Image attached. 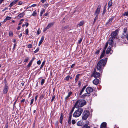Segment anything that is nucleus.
Listing matches in <instances>:
<instances>
[{
	"label": "nucleus",
	"instance_id": "nucleus-1",
	"mask_svg": "<svg viewBox=\"0 0 128 128\" xmlns=\"http://www.w3.org/2000/svg\"><path fill=\"white\" fill-rule=\"evenodd\" d=\"M108 60L106 58L104 60H101L98 63L96 66V68L100 72H102L104 67L105 66Z\"/></svg>",
	"mask_w": 128,
	"mask_h": 128
},
{
	"label": "nucleus",
	"instance_id": "nucleus-2",
	"mask_svg": "<svg viewBox=\"0 0 128 128\" xmlns=\"http://www.w3.org/2000/svg\"><path fill=\"white\" fill-rule=\"evenodd\" d=\"M86 102V101L84 100H79L77 101L74 105V106L77 108L79 107H82L85 104Z\"/></svg>",
	"mask_w": 128,
	"mask_h": 128
},
{
	"label": "nucleus",
	"instance_id": "nucleus-3",
	"mask_svg": "<svg viewBox=\"0 0 128 128\" xmlns=\"http://www.w3.org/2000/svg\"><path fill=\"white\" fill-rule=\"evenodd\" d=\"M83 110L82 108H78L73 114V116L75 118L78 117L80 116L83 112Z\"/></svg>",
	"mask_w": 128,
	"mask_h": 128
},
{
	"label": "nucleus",
	"instance_id": "nucleus-4",
	"mask_svg": "<svg viewBox=\"0 0 128 128\" xmlns=\"http://www.w3.org/2000/svg\"><path fill=\"white\" fill-rule=\"evenodd\" d=\"M90 114L89 112L88 111L84 110L83 113V116L82 119L83 120H86L88 118Z\"/></svg>",
	"mask_w": 128,
	"mask_h": 128
},
{
	"label": "nucleus",
	"instance_id": "nucleus-5",
	"mask_svg": "<svg viewBox=\"0 0 128 128\" xmlns=\"http://www.w3.org/2000/svg\"><path fill=\"white\" fill-rule=\"evenodd\" d=\"M127 29L126 28H124L123 29V33L122 35V38L124 39L125 38H126L127 40L128 41V33L127 34L126 32Z\"/></svg>",
	"mask_w": 128,
	"mask_h": 128
},
{
	"label": "nucleus",
	"instance_id": "nucleus-6",
	"mask_svg": "<svg viewBox=\"0 0 128 128\" xmlns=\"http://www.w3.org/2000/svg\"><path fill=\"white\" fill-rule=\"evenodd\" d=\"M96 69L94 68L92 72V76L94 78H98L100 76V74L98 72H96Z\"/></svg>",
	"mask_w": 128,
	"mask_h": 128
},
{
	"label": "nucleus",
	"instance_id": "nucleus-7",
	"mask_svg": "<svg viewBox=\"0 0 128 128\" xmlns=\"http://www.w3.org/2000/svg\"><path fill=\"white\" fill-rule=\"evenodd\" d=\"M4 89L3 91V94H7L8 90V86L6 84L4 87Z\"/></svg>",
	"mask_w": 128,
	"mask_h": 128
},
{
	"label": "nucleus",
	"instance_id": "nucleus-8",
	"mask_svg": "<svg viewBox=\"0 0 128 128\" xmlns=\"http://www.w3.org/2000/svg\"><path fill=\"white\" fill-rule=\"evenodd\" d=\"M118 32V30H116L113 32L111 34V35L112 36L111 37H112L113 38H115Z\"/></svg>",
	"mask_w": 128,
	"mask_h": 128
},
{
	"label": "nucleus",
	"instance_id": "nucleus-9",
	"mask_svg": "<svg viewBox=\"0 0 128 128\" xmlns=\"http://www.w3.org/2000/svg\"><path fill=\"white\" fill-rule=\"evenodd\" d=\"M93 91L92 88L90 87H87L86 89V91L88 94H90Z\"/></svg>",
	"mask_w": 128,
	"mask_h": 128
},
{
	"label": "nucleus",
	"instance_id": "nucleus-10",
	"mask_svg": "<svg viewBox=\"0 0 128 128\" xmlns=\"http://www.w3.org/2000/svg\"><path fill=\"white\" fill-rule=\"evenodd\" d=\"M112 46H108V48L106 51V54H108L110 52L111 54H112L113 51L112 50V52H111V50Z\"/></svg>",
	"mask_w": 128,
	"mask_h": 128
},
{
	"label": "nucleus",
	"instance_id": "nucleus-11",
	"mask_svg": "<svg viewBox=\"0 0 128 128\" xmlns=\"http://www.w3.org/2000/svg\"><path fill=\"white\" fill-rule=\"evenodd\" d=\"M114 18V16H112L110 18L108 21L107 22L106 24L108 25V24L109 25L110 24L112 23V22L113 20V19Z\"/></svg>",
	"mask_w": 128,
	"mask_h": 128
},
{
	"label": "nucleus",
	"instance_id": "nucleus-12",
	"mask_svg": "<svg viewBox=\"0 0 128 128\" xmlns=\"http://www.w3.org/2000/svg\"><path fill=\"white\" fill-rule=\"evenodd\" d=\"M100 6H98L96 11L95 12L94 14L98 15V14L100 13Z\"/></svg>",
	"mask_w": 128,
	"mask_h": 128
},
{
	"label": "nucleus",
	"instance_id": "nucleus-13",
	"mask_svg": "<svg viewBox=\"0 0 128 128\" xmlns=\"http://www.w3.org/2000/svg\"><path fill=\"white\" fill-rule=\"evenodd\" d=\"M68 28L69 26L68 25L64 26L62 27L61 29L62 30H66L68 29Z\"/></svg>",
	"mask_w": 128,
	"mask_h": 128
},
{
	"label": "nucleus",
	"instance_id": "nucleus-14",
	"mask_svg": "<svg viewBox=\"0 0 128 128\" xmlns=\"http://www.w3.org/2000/svg\"><path fill=\"white\" fill-rule=\"evenodd\" d=\"M93 83L95 85H97L99 82V80L97 78L95 79L93 81Z\"/></svg>",
	"mask_w": 128,
	"mask_h": 128
},
{
	"label": "nucleus",
	"instance_id": "nucleus-15",
	"mask_svg": "<svg viewBox=\"0 0 128 128\" xmlns=\"http://www.w3.org/2000/svg\"><path fill=\"white\" fill-rule=\"evenodd\" d=\"M114 38L112 37H110L108 40V43L111 46L112 44Z\"/></svg>",
	"mask_w": 128,
	"mask_h": 128
},
{
	"label": "nucleus",
	"instance_id": "nucleus-16",
	"mask_svg": "<svg viewBox=\"0 0 128 128\" xmlns=\"http://www.w3.org/2000/svg\"><path fill=\"white\" fill-rule=\"evenodd\" d=\"M25 12H24L20 14L18 16V17L19 18H20L22 17L25 14Z\"/></svg>",
	"mask_w": 128,
	"mask_h": 128
},
{
	"label": "nucleus",
	"instance_id": "nucleus-17",
	"mask_svg": "<svg viewBox=\"0 0 128 128\" xmlns=\"http://www.w3.org/2000/svg\"><path fill=\"white\" fill-rule=\"evenodd\" d=\"M106 123L105 122H104L101 124L100 128H104L106 127Z\"/></svg>",
	"mask_w": 128,
	"mask_h": 128
},
{
	"label": "nucleus",
	"instance_id": "nucleus-18",
	"mask_svg": "<svg viewBox=\"0 0 128 128\" xmlns=\"http://www.w3.org/2000/svg\"><path fill=\"white\" fill-rule=\"evenodd\" d=\"M44 38V36H42L40 39V40L39 42V44H38V46H39L40 45L42 44V42H43Z\"/></svg>",
	"mask_w": 128,
	"mask_h": 128
},
{
	"label": "nucleus",
	"instance_id": "nucleus-19",
	"mask_svg": "<svg viewBox=\"0 0 128 128\" xmlns=\"http://www.w3.org/2000/svg\"><path fill=\"white\" fill-rule=\"evenodd\" d=\"M83 124V122L81 121H78L77 123V125L78 126H82Z\"/></svg>",
	"mask_w": 128,
	"mask_h": 128
},
{
	"label": "nucleus",
	"instance_id": "nucleus-20",
	"mask_svg": "<svg viewBox=\"0 0 128 128\" xmlns=\"http://www.w3.org/2000/svg\"><path fill=\"white\" fill-rule=\"evenodd\" d=\"M54 24V22H51L49 23L46 26V29H48L51 27Z\"/></svg>",
	"mask_w": 128,
	"mask_h": 128
},
{
	"label": "nucleus",
	"instance_id": "nucleus-21",
	"mask_svg": "<svg viewBox=\"0 0 128 128\" xmlns=\"http://www.w3.org/2000/svg\"><path fill=\"white\" fill-rule=\"evenodd\" d=\"M90 96V94H89L87 93H85L83 94L82 96L81 97L82 98H84L86 96Z\"/></svg>",
	"mask_w": 128,
	"mask_h": 128
},
{
	"label": "nucleus",
	"instance_id": "nucleus-22",
	"mask_svg": "<svg viewBox=\"0 0 128 128\" xmlns=\"http://www.w3.org/2000/svg\"><path fill=\"white\" fill-rule=\"evenodd\" d=\"M72 94V92H70L68 94V95L65 98V99L67 100V99L69 98L70 96Z\"/></svg>",
	"mask_w": 128,
	"mask_h": 128
},
{
	"label": "nucleus",
	"instance_id": "nucleus-23",
	"mask_svg": "<svg viewBox=\"0 0 128 128\" xmlns=\"http://www.w3.org/2000/svg\"><path fill=\"white\" fill-rule=\"evenodd\" d=\"M45 11V10L43 8H42V10H41L40 13V16H42V14L43 13H44Z\"/></svg>",
	"mask_w": 128,
	"mask_h": 128
},
{
	"label": "nucleus",
	"instance_id": "nucleus-24",
	"mask_svg": "<svg viewBox=\"0 0 128 128\" xmlns=\"http://www.w3.org/2000/svg\"><path fill=\"white\" fill-rule=\"evenodd\" d=\"M80 74H77L76 77V78L75 79V82H77L78 80V78H79V76L80 75Z\"/></svg>",
	"mask_w": 128,
	"mask_h": 128
},
{
	"label": "nucleus",
	"instance_id": "nucleus-25",
	"mask_svg": "<svg viewBox=\"0 0 128 128\" xmlns=\"http://www.w3.org/2000/svg\"><path fill=\"white\" fill-rule=\"evenodd\" d=\"M86 88V86H84L83 88L81 90L79 94V95H81L82 94V92L84 91V90Z\"/></svg>",
	"mask_w": 128,
	"mask_h": 128
},
{
	"label": "nucleus",
	"instance_id": "nucleus-26",
	"mask_svg": "<svg viewBox=\"0 0 128 128\" xmlns=\"http://www.w3.org/2000/svg\"><path fill=\"white\" fill-rule=\"evenodd\" d=\"M105 52L104 50H103L100 57V58L101 59L103 58V57L104 56L105 54Z\"/></svg>",
	"mask_w": 128,
	"mask_h": 128
},
{
	"label": "nucleus",
	"instance_id": "nucleus-27",
	"mask_svg": "<svg viewBox=\"0 0 128 128\" xmlns=\"http://www.w3.org/2000/svg\"><path fill=\"white\" fill-rule=\"evenodd\" d=\"M112 4V0H111L110 1L108 2V8H110Z\"/></svg>",
	"mask_w": 128,
	"mask_h": 128
},
{
	"label": "nucleus",
	"instance_id": "nucleus-28",
	"mask_svg": "<svg viewBox=\"0 0 128 128\" xmlns=\"http://www.w3.org/2000/svg\"><path fill=\"white\" fill-rule=\"evenodd\" d=\"M82 128H90V126L87 124H85L83 126Z\"/></svg>",
	"mask_w": 128,
	"mask_h": 128
},
{
	"label": "nucleus",
	"instance_id": "nucleus-29",
	"mask_svg": "<svg viewBox=\"0 0 128 128\" xmlns=\"http://www.w3.org/2000/svg\"><path fill=\"white\" fill-rule=\"evenodd\" d=\"M9 36L10 37H12L13 35V33L12 31H10L9 32Z\"/></svg>",
	"mask_w": 128,
	"mask_h": 128
},
{
	"label": "nucleus",
	"instance_id": "nucleus-30",
	"mask_svg": "<svg viewBox=\"0 0 128 128\" xmlns=\"http://www.w3.org/2000/svg\"><path fill=\"white\" fill-rule=\"evenodd\" d=\"M84 24V22L82 21L80 22L79 24H78V25L80 26Z\"/></svg>",
	"mask_w": 128,
	"mask_h": 128
},
{
	"label": "nucleus",
	"instance_id": "nucleus-31",
	"mask_svg": "<svg viewBox=\"0 0 128 128\" xmlns=\"http://www.w3.org/2000/svg\"><path fill=\"white\" fill-rule=\"evenodd\" d=\"M36 10H35V11L33 12V13L32 14V15L34 16H36Z\"/></svg>",
	"mask_w": 128,
	"mask_h": 128
},
{
	"label": "nucleus",
	"instance_id": "nucleus-32",
	"mask_svg": "<svg viewBox=\"0 0 128 128\" xmlns=\"http://www.w3.org/2000/svg\"><path fill=\"white\" fill-rule=\"evenodd\" d=\"M45 82V80L44 79H42L40 83L42 86L44 83Z\"/></svg>",
	"mask_w": 128,
	"mask_h": 128
},
{
	"label": "nucleus",
	"instance_id": "nucleus-33",
	"mask_svg": "<svg viewBox=\"0 0 128 128\" xmlns=\"http://www.w3.org/2000/svg\"><path fill=\"white\" fill-rule=\"evenodd\" d=\"M25 34L26 35H28V28H27L25 31Z\"/></svg>",
	"mask_w": 128,
	"mask_h": 128
},
{
	"label": "nucleus",
	"instance_id": "nucleus-34",
	"mask_svg": "<svg viewBox=\"0 0 128 128\" xmlns=\"http://www.w3.org/2000/svg\"><path fill=\"white\" fill-rule=\"evenodd\" d=\"M123 15L124 16H128V11L126 12H124L123 14Z\"/></svg>",
	"mask_w": 128,
	"mask_h": 128
},
{
	"label": "nucleus",
	"instance_id": "nucleus-35",
	"mask_svg": "<svg viewBox=\"0 0 128 128\" xmlns=\"http://www.w3.org/2000/svg\"><path fill=\"white\" fill-rule=\"evenodd\" d=\"M32 63L30 62L28 64L27 66V68H29L30 67L31 65L32 64Z\"/></svg>",
	"mask_w": 128,
	"mask_h": 128
},
{
	"label": "nucleus",
	"instance_id": "nucleus-36",
	"mask_svg": "<svg viewBox=\"0 0 128 128\" xmlns=\"http://www.w3.org/2000/svg\"><path fill=\"white\" fill-rule=\"evenodd\" d=\"M64 116L62 115V113H61L60 114V120H62Z\"/></svg>",
	"mask_w": 128,
	"mask_h": 128
},
{
	"label": "nucleus",
	"instance_id": "nucleus-37",
	"mask_svg": "<svg viewBox=\"0 0 128 128\" xmlns=\"http://www.w3.org/2000/svg\"><path fill=\"white\" fill-rule=\"evenodd\" d=\"M98 18V15H96V16L95 17L94 19V22H96V20H97Z\"/></svg>",
	"mask_w": 128,
	"mask_h": 128
},
{
	"label": "nucleus",
	"instance_id": "nucleus-38",
	"mask_svg": "<svg viewBox=\"0 0 128 128\" xmlns=\"http://www.w3.org/2000/svg\"><path fill=\"white\" fill-rule=\"evenodd\" d=\"M29 59V58L28 57H26L25 59L24 62H27Z\"/></svg>",
	"mask_w": 128,
	"mask_h": 128
},
{
	"label": "nucleus",
	"instance_id": "nucleus-39",
	"mask_svg": "<svg viewBox=\"0 0 128 128\" xmlns=\"http://www.w3.org/2000/svg\"><path fill=\"white\" fill-rule=\"evenodd\" d=\"M28 47L29 48H31L32 47V45L31 44H29L28 46Z\"/></svg>",
	"mask_w": 128,
	"mask_h": 128
},
{
	"label": "nucleus",
	"instance_id": "nucleus-40",
	"mask_svg": "<svg viewBox=\"0 0 128 128\" xmlns=\"http://www.w3.org/2000/svg\"><path fill=\"white\" fill-rule=\"evenodd\" d=\"M100 49L97 50L96 51V52H95V54H98L100 52Z\"/></svg>",
	"mask_w": 128,
	"mask_h": 128
},
{
	"label": "nucleus",
	"instance_id": "nucleus-41",
	"mask_svg": "<svg viewBox=\"0 0 128 128\" xmlns=\"http://www.w3.org/2000/svg\"><path fill=\"white\" fill-rule=\"evenodd\" d=\"M55 95H53L52 96V99L51 100V102H52L54 101V100L55 98Z\"/></svg>",
	"mask_w": 128,
	"mask_h": 128
},
{
	"label": "nucleus",
	"instance_id": "nucleus-42",
	"mask_svg": "<svg viewBox=\"0 0 128 128\" xmlns=\"http://www.w3.org/2000/svg\"><path fill=\"white\" fill-rule=\"evenodd\" d=\"M45 64V62H43L42 64L41 65V66H40V68H42L43 66H44V64Z\"/></svg>",
	"mask_w": 128,
	"mask_h": 128
},
{
	"label": "nucleus",
	"instance_id": "nucleus-43",
	"mask_svg": "<svg viewBox=\"0 0 128 128\" xmlns=\"http://www.w3.org/2000/svg\"><path fill=\"white\" fill-rule=\"evenodd\" d=\"M44 97V95L43 94H42L40 95V96L39 97L40 99V100H41Z\"/></svg>",
	"mask_w": 128,
	"mask_h": 128
},
{
	"label": "nucleus",
	"instance_id": "nucleus-44",
	"mask_svg": "<svg viewBox=\"0 0 128 128\" xmlns=\"http://www.w3.org/2000/svg\"><path fill=\"white\" fill-rule=\"evenodd\" d=\"M39 48H37L36 50L34 52V53H36L38 51H39Z\"/></svg>",
	"mask_w": 128,
	"mask_h": 128
},
{
	"label": "nucleus",
	"instance_id": "nucleus-45",
	"mask_svg": "<svg viewBox=\"0 0 128 128\" xmlns=\"http://www.w3.org/2000/svg\"><path fill=\"white\" fill-rule=\"evenodd\" d=\"M70 78V76H68L65 78V80H68Z\"/></svg>",
	"mask_w": 128,
	"mask_h": 128
},
{
	"label": "nucleus",
	"instance_id": "nucleus-46",
	"mask_svg": "<svg viewBox=\"0 0 128 128\" xmlns=\"http://www.w3.org/2000/svg\"><path fill=\"white\" fill-rule=\"evenodd\" d=\"M72 124H74L76 123V121L74 120H72Z\"/></svg>",
	"mask_w": 128,
	"mask_h": 128
},
{
	"label": "nucleus",
	"instance_id": "nucleus-47",
	"mask_svg": "<svg viewBox=\"0 0 128 128\" xmlns=\"http://www.w3.org/2000/svg\"><path fill=\"white\" fill-rule=\"evenodd\" d=\"M74 108H73L71 110L70 112V113H69V114H72L74 110Z\"/></svg>",
	"mask_w": 128,
	"mask_h": 128
},
{
	"label": "nucleus",
	"instance_id": "nucleus-48",
	"mask_svg": "<svg viewBox=\"0 0 128 128\" xmlns=\"http://www.w3.org/2000/svg\"><path fill=\"white\" fill-rule=\"evenodd\" d=\"M34 101V99H32L31 100L30 102V105L32 104L33 103Z\"/></svg>",
	"mask_w": 128,
	"mask_h": 128
},
{
	"label": "nucleus",
	"instance_id": "nucleus-49",
	"mask_svg": "<svg viewBox=\"0 0 128 128\" xmlns=\"http://www.w3.org/2000/svg\"><path fill=\"white\" fill-rule=\"evenodd\" d=\"M82 38H80V40L78 41V42L79 44H80L81 43L82 41Z\"/></svg>",
	"mask_w": 128,
	"mask_h": 128
},
{
	"label": "nucleus",
	"instance_id": "nucleus-50",
	"mask_svg": "<svg viewBox=\"0 0 128 128\" xmlns=\"http://www.w3.org/2000/svg\"><path fill=\"white\" fill-rule=\"evenodd\" d=\"M11 18V17H9V16H7L6 18V20H10V19Z\"/></svg>",
	"mask_w": 128,
	"mask_h": 128
},
{
	"label": "nucleus",
	"instance_id": "nucleus-51",
	"mask_svg": "<svg viewBox=\"0 0 128 128\" xmlns=\"http://www.w3.org/2000/svg\"><path fill=\"white\" fill-rule=\"evenodd\" d=\"M37 63L38 64V65L40 64L41 63V62L40 60H39L37 62Z\"/></svg>",
	"mask_w": 128,
	"mask_h": 128
},
{
	"label": "nucleus",
	"instance_id": "nucleus-52",
	"mask_svg": "<svg viewBox=\"0 0 128 128\" xmlns=\"http://www.w3.org/2000/svg\"><path fill=\"white\" fill-rule=\"evenodd\" d=\"M16 44L15 43H14V47H13V49L14 50L16 48Z\"/></svg>",
	"mask_w": 128,
	"mask_h": 128
},
{
	"label": "nucleus",
	"instance_id": "nucleus-53",
	"mask_svg": "<svg viewBox=\"0 0 128 128\" xmlns=\"http://www.w3.org/2000/svg\"><path fill=\"white\" fill-rule=\"evenodd\" d=\"M35 58H33L31 59V60H30V62H32L33 61H34V59Z\"/></svg>",
	"mask_w": 128,
	"mask_h": 128
},
{
	"label": "nucleus",
	"instance_id": "nucleus-54",
	"mask_svg": "<svg viewBox=\"0 0 128 128\" xmlns=\"http://www.w3.org/2000/svg\"><path fill=\"white\" fill-rule=\"evenodd\" d=\"M71 119L70 118H68V123L70 124H71Z\"/></svg>",
	"mask_w": 128,
	"mask_h": 128
},
{
	"label": "nucleus",
	"instance_id": "nucleus-55",
	"mask_svg": "<svg viewBox=\"0 0 128 128\" xmlns=\"http://www.w3.org/2000/svg\"><path fill=\"white\" fill-rule=\"evenodd\" d=\"M22 1H20L18 2V4L19 5H22Z\"/></svg>",
	"mask_w": 128,
	"mask_h": 128
},
{
	"label": "nucleus",
	"instance_id": "nucleus-56",
	"mask_svg": "<svg viewBox=\"0 0 128 128\" xmlns=\"http://www.w3.org/2000/svg\"><path fill=\"white\" fill-rule=\"evenodd\" d=\"M69 117L68 118H70V119H71L72 116V114H69Z\"/></svg>",
	"mask_w": 128,
	"mask_h": 128
},
{
	"label": "nucleus",
	"instance_id": "nucleus-57",
	"mask_svg": "<svg viewBox=\"0 0 128 128\" xmlns=\"http://www.w3.org/2000/svg\"><path fill=\"white\" fill-rule=\"evenodd\" d=\"M26 100L24 99H23L21 100V102H24Z\"/></svg>",
	"mask_w": 128,
	"mask_h": 128
},
{
	"label": "nucleus",
	"instance_id": "nucleus-58",
	"mask_svg": "<svg viewBox=\"0 0 128 128\" xmlns=\"http://www.w3.org/2000/svg\"><path fill=\"white\" fill-rule=\"evenodd\" d=\"M48 13H46L44 15V16H46L48 15Z\"/></svg>",
	"mask_w": 128,
	"mask_h": 128
},
{
	"label": "nucleus",
	"instance_id": "nucleus-59",
	"mask_svg": "<svg viewBox=\"0 0 128 128\" xmlns=\"http://www.w3.org/2000/svg\"><path fill=\"white\" fill-rule=\"evenodd\" d=\"M75 65V64H72L71 66V68H72Z\"/></svg>",
	"mask_w": 128,
	"mask_h": 128
},
{
	"label": "nucleus",
	"instance_id": "nucleus-60",
	"mask_svg": "<svg viewBox=\"0 0 128 128\" xmlns=\"http://www.w3.org/2000/svg\"><path fill=\"white\" fill-rule=\"evenodd\" d=\"M26 26L27 27L28 25V22H26L25 24Z\"/></svg>",
	"mask_w": 128,
	"mask_h": 128
},
{
	"label": "nucleus",
	"instance_id": "nucleus-61",
	"mask_svg": "<svg viewBox=\"0 0 128 128\" xmlns=\"http://www.w3.org/2000/svg\"><path fill=\"white\" fill-rule=\"evenodd\" d=\"M38 95H36L35 97V101H36V100H37V98H38Z\"/></svg>",
	"mask_w": 128,
	"mask_h": 128
},
{
	"label": "nucleus",
	"instance_id": "nucleus-62",
	"mask_svg": "<svg viewBox=\"0 0 128 128\" xmlns=\"http://www.w3.org/2000/svg\"><path fill=\"white\" fill-rule=\"evenodd\" d=\"M5 128H8V124H6L5 125Z\"/></svg>",
	"mask_w": 128,
	"mask_h": 128
},
{
	"label": "nucleus",
	"instance_id": "nucleus-63",
	"mask_svg": "<svg viewBox=\"0 0 128 128\" xmlns=\"http://www.w3.org/2000/svg\"><path fill=\"white\" fill-rule=\"evenodd\" d=\"M36 4H34L32 5L31 6H32V7H34V6H36Z\"/></svg>",
	"mask_w": 128,
	"mask_h": 128
},
{
	"label": "nucleus",
	"instance_id": "nucleus-64",
	"mask_svg": "<svg viewBox=\"0 0 128 128\" xmlns=\"http://www.w3.org/2000/svg\"><path fill=\"white\" fill-rule=\"evenodd\" d=\"M46 1V0H42L41 2L42 3H44Z\"/></svg>",
	"mask_w": 128,
	"mask_h": 128
}]
</instances>
